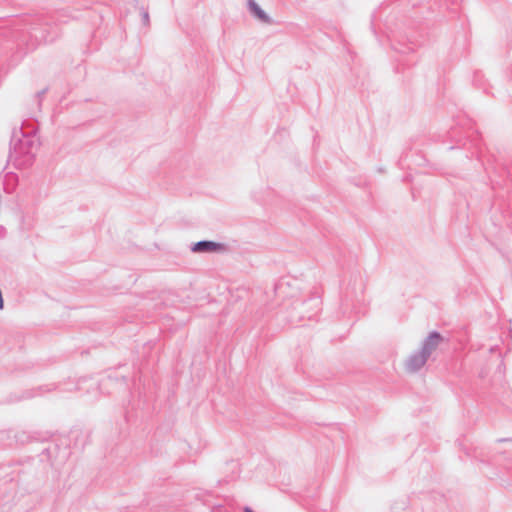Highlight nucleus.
<instances>
[{"label": "nucleus", "mask_w": 512, "mask_h": 512, "mask_svg": "<svg viewBox=\"0 0 512 512\" xmlns=\"http://www.w3.org/2000/svg\"><path fill=\"white\" fill-rule=\"evenodd\" d=\"M36 133V124L28 121L13 132L8 161L17 169H26L32 165L40 147Z\"/></svg>", "instance_id": "nucleus-1"}, {"label": "nucleus", "mask_w": 512, "mask_h": 512, "mask_svg": "<svg viewBox=\"0 0 512 512\" xmlns=\"http://www.w3.org/2000/svg\"><path fill=\"white\" fill-rule=\"evenodd\" d=\"M428 358L420 351H414L403 362V367L406 373L415 374L419 372L426 362Z\"/></svg>", "instance_id": "nucleus-2"}, {"label": "nucleus", "mask_w": 512, "mask_h": 512, "mask_svg": "<svg viewBox=\"0 0 512 512\" xmlns=\"http://www.w3.org/2000/svg\"><path fill=\"white\" fill-rule=\"evenodd\" d=\"M190 249L196 254H214L224 252L226 250V246L219 242L202 240L192 244Z\"/></svg>", "instance_id": "nucleus-3"}, {"label": "nucleus", "mask_w": 512, "mask_h": 512, "mask_svg": "<svg viewBox=\"0 0 512 512\" xmlns=\"http://www.w3.org/2000/svg\"><path fill=\"white\" fill-rule=\"evenodd\" d=\"M443 341V337L438 332H431L423 341L419 349L428 359Z\"/></svg>", "instance_id": "nucleus-4"}, {"label": "nucleus", "mask_w": 512, "mask_h": 512, "mask_svg": "<svg viewBox=\"0 0 512 512\" xmlns=\"http://www.w3.org/2000/svg\"><path fill=\"white\" fill-rule=\"evenodd\" d=\"M248 12L260 23L270 25L273 19L262 9L258 2H247Z\"/></svg>", "instance_id": "nucleus-5"}, {"label": "nucleus", "mask_w": 512, "mask_h": 512, "mask_svg": "<svg viewBox=\"0 0 512 512\" xmlns=\"http://www.w3.org/2000/svg\"><path fill=\"white\" fill-rule=\"evenodd\" d=\"M140 14H141V17H142V22L144 25H148L149 24V13H148V10L144 7H140Z\"/></svg>", "instance_id": "nucleus-6"}]
</instances>
